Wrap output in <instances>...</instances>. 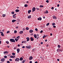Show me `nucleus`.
Here are the masks:
<instances>
[{"instance_id":"37","label":"nucleus","mask_w":63,"mask_h":63,"mask_svg":"<svg viewBox=\"0 0 63 63\" xmlns=\"http://www.w3.org/2000/svg\"><path fill=\"white\" fill-rule=\"evenodd\" d=\"M35 31H37V32H38V31H37L38 30V29H37V28L35 29Z\"/></svg>"},{"instance_id":"63","label":"nucleus","mask_w":63,"mask_h":63,"mask_svg":"<svg viewBox=\"0 0 63 63\" xmlns=\"http://www.w3.org/2000/svg\"><path fill=\"white\" fill-rule=\"evenodd\" d=\"M50 36H52V33H50Z\"/></svg>"},{"instance_id":"11","label":"nucleus","mask_w":63,"mask_h":63,"mask_svg":"<svg viewBox=\"0 0 63 63\" xmlns=\"http://www.w3.org/2000/svg\"><path fill=\"white\" fill-rule=\"evenodd\" d=\"M11 58H14L15 57H16V56H11Z\"/></svg>"},{"instance_id":"27","label":"nucleus","mask_w":63,"mask_h":63,"mask_svg":"<svg viewBox=\"0 0 63 63\" xmlns=\"http://www.w3.org/2000/svg\"><path fill=\"white\" fill-rule=\"evenodd\" d=\"M47 37L46 36L44 35V36H43V39H44V38H46Z\"/></svg>"},{"instance_id":"50","label":"nucleus","mask_w":63,"mask_h":63,"mask_svg":"<svg viewBox=\"0 0 63 63\" xmlns=\"http://www.w3.org/2000/svg\"><path fill=\"white\" fill-rule=\"evenodd\" d=\"M20 38V36H18V37H16V38Z\"/></svg>"},{"instance_id":"23","label":"nucleus","mask_w":63,"mask_h":63,"mask_svg":"<svg viewBox=\"0 0 63 63\" xmlns=\"http://www.w3.org/2000/svg\"><path fill=\"white\" fill-rule=\"evenodd\" d=\"M57 51H59H59H60V49H57Z\"/></svg>"},{"instance_id":"18","label":"nucleus","mask_w":63,"mask_h":63,"mask_svg":"<svg viewBox=\"0 0 63 63\" xmlns=\"http://www.w3.org/2000/svg\"><path fill=\"white\" fill-rule=\"evenodd\" d=\"M19 34H22L23 33V31H21L19 32Z\"/></svg>"},{"instance_id":"39","label":"nucleus","mask_w":63,"mask_h":63,"mask_svg":"<svg viewBox=\"0 0 63 63\" xmlns=\"http://www.w3.org/2000/svg\"><path fill=\"white\" fill-rule=\"evenodd\" d=\"M25 61H22V63H24Z\"/></svg>"},{"instance_id":"46","label":"nucleus","mask_w":63,"mask_h":63,"mask_svg":"<svg viewBox=\"0 0 63 63\" xmlns=\"http://www.w3.org/2000/svg\"><path fill=\"white\" fill-rule=\"evenodd\" d=\"M18 28V26H17L16 27V29H17Z\"/></svg>"},{"instance_id":"6","label":"nucleus","mask_w":63,"mask_h":63,"mask_svg":"<svg viewBox=\"0 0 63 63\" xmlns=\"http://www.w3.org/2000/svg\"><path fill=\"white\" fill-rule=\"evenodd\" d=\"M17 53H19L20 51V49L19 48H18L17 49Z\"/></svg>"},{"instance_id":"12","label":"nucleus","mask_w":63,"mask_h":63,"mask_svg":"<svg viewBox=\"0 0 63 63\" xmlns=\"http://www.w3.org/2000/svg\"><path fill=\"white\" fill-rule=\"evenodd\" d=\"M33 32V31L32 30H31L29 31L30 33H32Z\"/></svg>"},{"instance_id":"9","label":"nucleus","mask_w":63,"mask_h":63,"mask_svg":"<svg viewBox=\"0 0 63 63\" xmlns=\"http://www.w3.org/2000/svg\"><path fill=\"white\" fill-rule=\"evenodd\" d=\"M19 58H16V59H15V61H19Z\"/></svg>"},{"instance_id":"38","label":"nucleus","mask_w":63,"mask_h":63,"mask_svg":"<svg viewBox=\"0 0 63 63\" xmlns=\"http://www.w3.org/2000/svg\"><path fill=\"white\" fill-rule=\"evenodd\" d=\"M17 33V31H14V33Z\"/></svg>"},{"instance_id":"51","label":"nucleus","mask_w":63,"mask_h":63,"mask_svg":"<svg viewBox=\"0 0 63 63\" xmlns=\"http://www.w3.org/2000/svg\"><path fill=\"white\" fill-rule=\"evenodd\" d=\"M53 9H54V7H52L51 8V9H52V10H53Z\"/></svg>"},{"instance_id":"47","label":"nucleus","mask_w":63,"mask_h":63,"mask_svg":"<svg viewBox=\"0 0 63 63\" xmlns=\"http://www.w3.org/2000/svg\"><path fill=\"white\" fill-rule=\"evenodd\" d=\"M36 9L37 10H39V9L38 8H37V7H36Z\"/></svg>"},{"instance_id":"35","label":"nucleus","mask_w":63,"mask_h":63,"mask_svg":"<svg viewBox=\"0 0 63 63\" xmlns=\"http://www.w3.org/2000/svg\"><path fill=\"white\" fill-rule=\"evenodd\" d=\"M4 57L5 58H7V56H4Z\"/></svg>"},{"instance_id":"13","label":"nucleus","mask_w":63,"mask_h":63,"mask_svg":"<svg viewBox=\"0 0 63 63\" xmlns=\"http://www.w3.org/2000/svg\"><path fill=\"white\" fill-rule=\"evenodd\" d=\"M34 36L35 38L36 39V38H37V35H36V34H34Z\"/></svg>"},{"instance_id":"19","label":"nucleus","mask_w":63,"mask_h":63,"mask_svg":"<svg viewBox=\"0 0 63 63\" xmlns=\"http://www.w3.org/2000/svg\"><path fill=\"white\" fill-rule=\"evenodd\" d=\"M23 60V58H22V57H21L20 59V61H22V60Z\"/></svg>"},{"instance_id":"25","label":"nucleus","mask_w":63,"mask_h":63,"mask_svg":"<svg viewBox=\"0 0 63 63\" xmlns=\"http://www.w3.org/2000/svg\"><path fill=\"white\" fill-rule=\"evenodd\" d=\"M15 40L16 41V42H17L18 40L17 38H15Z\"/></svg>"},{"instance_id":"64","label":"nucleus","mask_w":63,"mask_h":63,"mask_svg":"<svg viewBox=\"0 0 63 63\" xmlns=\"http://www.w3.org/2000/svg\"><path fill=\"white\" fill-rule=\"evenodd\" d=\"M35 63H38V62H35Z\"/></svg>"},{"instance_id":"61","label":"nucleus","mask_w":63,"mask_h":63,"mask_svg":"<svg viewBox=\"0 0 63 63\" xmlns=\"http://www.w3.org/2000/svg\"><path fill=\"white\" fill-rule=\"evenodd\" d=\"M24 43H26V41H24Z\"/></svg>"},{"instance_id":"36","label":"nucleus","mask_w":63,"mask_h":63,"mask_svg":"<svg viewBox=\"0 0 63 63\" xmlns=\"http://www.w3.org/2000/svg\"><path fill=\"white\" fill-rule=\"evenodd\" d=\"M12 55H15V53H12Z\"/></svg>"},{"instance_id":"31","label":"nucleus","mask_w":63,"mask_h":63,"mask_svg":"<svg viewBox=\"0 0 63 63\" xmlns=\"http://www.w3.org/2000/svg\"><path fill=\"white\" fill-rule=\"evenodd\" d=\"M26 30H28L29 29V28L28 27H27L26 28Z\"/></svg>"},{"instance_id":"22","label":"nucleus","mask_w":63,"mask_h":63,"mask_svg":"<svg viewBox=\"0 0 63 63\" xmlns=\"http://www.w3.org/2000/svg\"><path fill=\"white\" fill-rule=\"evenodd\" d=\"M25 7H28V5L27 4H26L24 5Z\"/></svg>"},{"instance_id":"33","label":"nucleus","mask_w":63,"mask_h":63,"mask_svg":"<svg viewBox=\"0 0 63 63\" xmlns=\"http://www.w3.org/2000/svg\"><path fill=\"white\" fill-rule=\"evenodd\" d=\"M7 53L8 51H5L4 52V54H5V53Z\"/></svg>"},{"instance_id":"8","label":"nucleus","mask_w":63,"mask_h":63,"mask_svg":"<svg viewBox=\"0 0 63 63\" xmlns=\"http://www.w3.org/2000/svg\"><path fill=\"white\" fill-rule=\"evenodd\" d=\"M32 59H33V57L32 56H31L29 58V60H32Z\"/></svg>"},{"instance_id":"10","label":"nucleus","mask_w":63,"mask_h":63,"mask_svg":"<svg viewBox=\"0 0 63 63\" xmlns=\"http://www.w3.org/2000/svg\"><path fill=\"white\" fill-rule=\"evenodd\" d=\"M26 39L27 40V42H28V41H29V38L27 37V38Z\"/></svg>"},{"instance_id":"26","label":"nucleus","mask_w":63,"mask_h":63,"mask_svg":"<svg viewBox=\"0 0 63 63\" xmlns=\"http://www.w3.org/2000/svg\"><path fill=\"white\" fill-rule=\"evenodd\" d=\"M2 16H3V17H5V16H6V15L5 14H3L2 15Z\"/></svg>"},{"instance_id":"48","label":"nucleus","mask_w":63,"mask_h":63,"mask_svg":"<svg viewBox=\"0 0 63 63\" xmlns=\"http://www.w3.org/2000/svg\"><path fill=\"white\" fill-rule=\"evenodd\" d=\"M22 48H25V46H23L22 47Z\"/></svg>"},{"instance_id":"60","label":"nucleus","mask_w":63,"mask_h":63,"mask_svg":"<svg viewBox=\"0 0 63 63\" xmlns=\"http://www.w3.org/2000/svg\"><path fill=\"white\" fill-rule=\"evenodd\" d=\"M32 63V61H30V63Z\"/></svg>"},{"instance_id":"43","label":"nucleus","mask_w":63,"mask_h":63,"mask_svg":"<svg viewBox=\"0 0 63 63\" xmlns=\"http://www.w3.org/2000/svg\"><path fill=\"white\" fill-rule=\"evenodd\" d=\"M43 31L42 30L40 32V33H43Z\"/></svg>"},{"instance_id":"20","label":"nucleus","mask_w":63,"mask_h":63,"mask_svg":"<svg viewBox=\"0 0 63 63\" xmlns=\"http://www.w3.org/2000/svg\"><path fill=\"white\" fill-rule=\"evenodd\" d=\"M31 12V10H29L28 11V14H30V12Z\"/></svg>"},{"instance_id":"58","label":"nucleus","mask_w":63,"mask_h":63,"mask_svg":"<svg viewBox=\"0 0 63 63\" xmlns=\"http://www.w3.org/2000/svg\"><path fill=\"white\" fill-rule=\"evenodd\" d=\"M41 45H43V42H41Z\"/></svg>"},{"instance_id":"52","label":"nucleus","mask_w":63,"mask_h":63,"mask_svg":"<svg viewBox=\"0 0 63 63\" xmlns=\"http://www.w3.org/2000/svg\"><path fill=\"white\" fill-rule=\"evenodd\" d=\"M53 28H55V27H56V26H53Z\"/></svg>"},{"instance_id":"53","label":"nucleus","mask_w":63,"mask_h":63,"mask_svg":"<svg viewBox=\"0 0 63 63\" xmlns=\"http://www.w3.org/2000/svg\"><path fill=\"white\" fill-rule=\"evenodd\" d=\"M58 7H59V4H58L57 5Z\"/></svg>"},{"instance_id":"42","label":"nucleus","mask_w":63,"mask_h":63,"mask_svg":"<svg viewBox=\"0 0 63 63\" xmlns=\"http://www.w3.org/2000/svg\"><path fill=\"white\" fill-rule=\"evenodd\" d=\"M51 28H49V30H51Z\"/></svg>"},{"instance_id":"45","label":"nucleus","mask_w":63,"mask_h":63,"mask_svg":"<svg viewBox=\"0 0 63 63\" xmlns=\"http://www.w3.org/2000/svg\"><path fill=\"white\" fill-rule=\"evenodd\" d=\"M7 33H10V31H8L7 32Z\"/></svg>"},{"instance_id":"32","label":"nucleus","mask_w":63,"mask_h":63,"mask_svg":"<svg viewBox=\"0 0 63 63\" xmlns=\"http://www.w3.org/2000/svg\"><path fill=\"white\" fill-rule=\"evenodd\" d=\"M58 48H60V45H58Z\"/></svg>"},{"instance_id":"1","label":"nucleus","mask_w":63,"mask_h":63,"mask_svg":"<svg viewBox=\"0 0 63 63\" xmlns=\"http://www.w3.org/2000/svg\"><path fill=\"white\" fill-rule=\"evenodd\" d=\"M10 41L11 42H13L14 43H15V39H10Z\"/></svg>"},{"instance_id":"29","label":"nucleus","mask_w":63,"mask_h":63,"mask_svg":"<svg viewBox=\"0 0 63 63\" xmlns=\"http://www.w3.org/2000/svg\"><path fill=\"white\" fill-rule=\"evenodd\" d=\"M52 25L53 26H54V25H55V23H52Z\"/></svg>"},{"instance_id":"17","label":"nucleus","mask_w":63,"mask_h":63,"mask_svg":"<svg viewBox=\"0 0 63 63\" xmlns=\"http://www.w3.org/2000/svg\"><path fill=\"white\" fill-rule=\"evenodd\" d=\"M19 10L18 9H17L16 10V12H19Z\"/></svg>"},{"instance_id":"14","label":"nucleus","mask_w":63,"mask_h":63,"mask_svg":"<svg viewBox=\"0 0 63 63\" xmlns=\"http://www.w3.org/2000/svg\"><path fill=\"white\" fill-rule=\"evenodd\" d=\"M38 20H42V18L41 17H39L37 19Z\"/></svg>"},{"instance_id":"44","label":"nucleus","mask_w":63,"mask_h":63,"mask_svg":"<svg viewBox=\"0 0 63 63\" xmlns=\"http://www.w3.org/2000/svg\"><path fill=\"white\" fill-rule=\"evenodd\" d=\"M6 43L7 44H9V42L8 41H7L6 42Z\"/></svg>"},{"instance_id":"16","label":"nucleus","mask_w":63,"mask_h":63,"mask_svg":"<svg viewBox=\"0 0 63 63\" xmlns=\"http://www.w3.org/2000/svg\"><path fill=\"white\" fill-rule=\"evenodd\" d=\"M16 21V20H12V22H15V21Z\"/></svg>"},{"instance_id":"40","label":"nucleus","mask_w":63,"mask_h":63,"mask_svg":"<svg viewBox=\"0 0 63 63\" xmlns=\"http://www.w3.org/2000/svg\"><path fill=\"white\" fill-rule=\"evenodd\" d=\"M46 2H47V3H48L49 2V1L47 0L46 1Z\"/></svg>"},{"instance_id":"34","label":"nucleus","mask_w":63,"mask_h":63,"mask_svg":"<svg viewBox=\"0 0 63 63\" xmlns=\"http://www.w3.org/2000/svg\"><path fill=\"white\" fill-rule=\"evenodd\" d=\"M1 36H4V33H2L1 34Z\"/></svg>"},{"instance_id":"21","label":"nucleus","mask_w":63,"mask_h":63,"mask_svg":"<svg viewBox=\"0 0 63 63\" xmlns=\"http://www.w3.org/2000/svg\"><path fill=\"white\" fill-rule=\"evenodd\" d=\"M28 18H31V16H28Z\"/></svg>"},{"instance_id":"57","label":"nucleus","mask_w":63,"mask_h":63,"mask_svg":"<svg viewBox=\"0 0 63 63\" xmlns=\"http://www.w3.org/2000/svg\"><path fill=\"white\" fill-rule=\"evenodd\" d=\"M57 60L58 61H59V59H57Z\"/></svg>"},{"instance_id":"62","label":"nucleus","mask_w":63,"mask_h":63,"mask_svg":"<svg viewBox=\"0 0 63 63\" xmlns=\"http://www.w3.org/2000/svg\"><path fill=\"white\" fill-rule=\"evenodd\" d=\"M47 47H48V45H47L46 46Z\"/></svg>"},{"instance_id":"55","label":"nucleus","mask_w":63,"mask_h":63,"mask_svg":"<svg viewBox=\"0 0 63 63\" xmlns=\"http://www.w3.org/2000/svg\"><path fill=\"white\" fill-rule=\"evenodd\" d=\"M7 63H10V62L9 61H7Z\"/></svg>"},{"instance_id":"49","label":"nucleus","mask_w":63,"mask_h":63,"mask_svg":"<svg viewBox=\"0 0 63 63\" xmlns=\"http://www.w3.org/2000/svg\"><path fill=\"white\" fill-rule=\"evenodd\" d=\"M9 60L10 61H12V59H10Z\"/></svg>"},{"instance_id":"30","label":"nucleus","mask_w":63,"mask_h":63,"mask_svg":"<svg viewBox=\"0 0 63 63\" xmlns=\"http://www.w3.org/2000/svg\"><path fill=\"white\" fill-rule=\"evenodd\" d=\"M49 23H48L46 24L47 26H48L49 25Z\"/></svg>"},{"instance_id":"28","label":"nucleus","mask_w":63,"mask_h":63,"mask_svg":"<svg viewBox=\"0 0 63 63\" xmlns=\"http://www.w3.org/2000/svg\"><path fill=\"white\" fill-rule=\"evenodd\" d=\"M40 7L41 8H43L44 7V6L43 5H41L40 6Z\"/></svg>"},{"instance_id":"41","label":"nucleus","mask_w":63,"mask_h":63,"mask_svg":"<svg viewBox=\"0 0 63 63\" xmlns=\"http://www.w3.org/2000/svg\"><path fill=\"white\" fill-rule=\"evenodd\" d=\"M14 12H11V14H14Z\"/></svg>"},{"instance_id":"15","label":"nucleus","mask_w":63,"mask_h":63,"mask_svg":"<svg viewBox=\"0 0 63 63\" xmlns=\"http://www.w3.org/2000/svg\"><path fill=\"white\" fill-rule=\"evenodd\" d=\"M53 18H54V19H57V18L55 16H54Z\"/></svg>"},{"instance_id":"4","label":"nucleus","mask_w":63,"mask_h":63,"mask_svg":"<svg viewBox=\"0 0 63 63\" xmlns=\"http://www.w3.org/2000/svg\"><path fill=\"white\" fill-rule=\"evenodd\" d=\"M32 12H34V11H35L36 10V9L34 7L32 9Z\"/></svg>"},{"instance_id":"24","label":"nucleus","mask_w":63,"mask_h":63,"mask_svg":"<svg viewBox=\"0 0 63 63\" xmlns=\"http://www.w3.org/2000/svg\"><path fill=\"white\" fill-rule=\"evenodd\" d=\"M48 13V12L47 11V10L46 11H45V13H44L45 14H47Z\"/></svg>"},{"instance_id":"59","label":"nucleus","mask_w":63,"mask_h":63,"mask_svg":"<svg viewBox=\"0 0 63 63\" xmlns=\"http://www.w3.org/2000/svg\"><path fill=\"white\" fill-rule=\"evenodd\" d=\"M63 50L62 49H60V51H61V52H62V51Z\"/></svg>"},{"instance_id":"54","label":"nucleus","mask_w":63,"mask_h":63,"mask_svg":"<svg viewBox=\"0 0 63 63\" xmlns=\"http://www.w3.org/2000/svg\"><path fill=\"white\" fill-rule=\"evenodd\" d=\"M35 51V49H33L32 50V51L33 52V51Z\"/></svg>"},{"instance_id":"3","label":"nucleus","mask_w":63,"mask_h":63,"mask_svg":"<svg viewBox=\"0 0 63 63\" xmlns=\"http://www.w3.org/2000/svg\"><path fill=\"white\" fill-rule=\"evenodd\" d=\"M5 59L4 58H2L1 59V62H4V61H5Z\"/></svg>"},{"instance_id":"5","label":"nucleus","mask_w":63,"mask_h":63,"mask_svg":"<svg viewBox=\"0 0 63 63\" xmlns=\"http://www.w3.org/2000/svg\"><path fill=\"white\" fill-rule=\"evenodd\" d=\"M16 14H15L13 15V18H16Z\"/></svg>"},{"instance_id":"2","label":"nucleus","mask_w":63,"mask_h":63,"mask_svg":"<svg viewBox=\"0 0 63 63\" xmlns=\"http://www.w3.org/2000/svg\"><path fill=\"white\" fill-rule=\"evenodd\" d=\"M26 48H28V49H29L31 47V46H26Z\"/></svg>"},{"instance_id":"56","label":"nucleus","mask_w":63,"mask_h":63,"mask_svg":"<svg viewBox=\"0 0 63 63\" xmlns=\"http://www.w3.org/2000/svg\"><path fill=\"white\" fill-rule=\"evenodd\" d=\"M39 36H38L37 38V39H39Z\"/></svg>"},{"instance_id":"7","label":"nucleus","mask_w":63,"mask_h":63,"mask_svg":"<svg viewBox=\"0 0 63 63\" xmlns=\"http://www.w3.org/2000/svg\"><path fill=\"white\" fill-rule=\"evenodd\" d=\"M30 39L31 41H33L34 40V39L33 38V37H31Z\"/></svg>"}]
</instances>
